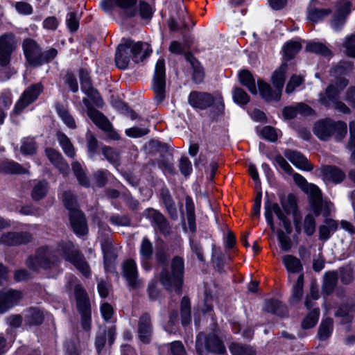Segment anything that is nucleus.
<instances>
[{"label": "nucleus", "mask_w": 355, "mask_h": 355, "mask_svg": "<svg viewBox=\"0 0 355 355\" xmlns=\"http://www.w3.org/2000/svg\"><path fill=\"white\" fill-rule=\"evenodd\" d=\"M233 99L237 104L243 105L249 102L250 97L243 89L236 87L233 92Z\"/></svg>", "instance_id": "nucleus-53"}, {"label": "nucleus", "mask_w": 355, "mask_h": 355, "mask_svg": "<svg viewBox=\"0 0 355 355\" xmlns=\"http://www.w3.org/2000/svg\"><path fill=\"white\" fill-rule=\"evenodd\" d=\"M162 200L171 218L176 219L178 218V211L173 198L168 191L162 193Z\"/></svg>", "instance_id": "nucleus-43"}, {"label": "nucleus", "mask_w": 355, "mask_h": 355, "mask_svg": "<svg viewBox=\"0 0 355 355\" xmlns=\"http://www.w3.org/2000/svg\"><path fill=\"white\" fill-rule=\"evenodd\" d=\"M182 323L187 325L191 321L190 302L188 298L183 297L181 302Z\"/></svg>", "instance_id": "nucleus-50"}, {"label": "nucleus", "mask_w": 355, "mask_h": 355, "mask_svg": "<svg viewBox=\"0 0 355 355\" xmlns=\"http://www.w3.org/2000/svg\"><path fill=\"white\" fill-rule=\"evenodd\" d=\"M261 134L262 137L270 141H275L277 140L278 135L276 130L270 127V126H266L264 127L261 131Z\"/></svg>", "instance_id": "nucleus-61"}, {"label": "nucleus", "mask_w": 355, "mask_h": 355, "mask_svg": "<svg viewBox=\"0 0 355 355\" xmlns=\"http://www.w3.org/2000/svg\"><path fill=\"white\" fill-rule=\"evenodd\" d=\"M334 330V322L331 318L323 319L319 326L318 336L320 340L328 339Z\"/></svg>", "instance_id": "nucleus-31"}, {"label": "nucleus", "mask_w": 355, "mask_h": 355, "mask_svg": "<svg viewBox=\"0 0 355 355\" xmlns=\"http://www.w3.org/2000/svg\"><path fill=\"white\" fill-rule=\"evenodd\" d=\"M302 49V44L298 41H288L283 46L284 56L289 60L293 58Z\"/></svg>", "instance_id": "nucleus-37"}, {"label": "nucleus", "mask_w": 355, "mask_h": 355, "mask_svg": "<svg viewBox=\"0 0 355 355\" xmlns=\"http://www.w3.org/2000/svg\"><path fill=\"white\" fill-rule=\"evenodd\" d=\"M275 214L277 218L282 221V225L287 234H291L292 227L289 219L286 216V214L283 211L279 205L276 202H266L265 205V217L272 231L275 232V227L272 217Z\"/></svg>", "instance_id": "nucleus-11"}, {"label": "nucleus", "mask_w": 355, "mask_h": 355, "mask_svg": "<svg viewBox=\"0 0 355 355\" xmlns=\"http://www.w3.org/2000/svg\"><path fill=\"white\" fill-rule=\"evenodd\" d=\"M347 84L348 81L345 78H340L336 83V86L333 85H329L326 89L327 98H321V102L326 105H329L330 103L332 102L333 106L336 110L343 113H348L349 111V108L343 103L336 101L339 92L343 89Z\"/></svg>", "instance_id": "nucleus-10"}, {"label": "nucleus", "mask_w": 355, "mask_h": 355, "mask_svg": "<svg viewBox=\"0 0 355 355\" xmlns=\"http://www.w3.org/2000/svg\"><path fill=\"white\" fill-rule=\"evenodd\" d=\"M22 298L19 291L8 289L0 291V313L17 305Z\"/></svg>", "instance_id": "nucleus-14"}, {"label": "nucleus", "mask_w": 355, "mask_h": 355, "mask_svg": "<svg viewBox=\"0 0 355 355\" xmlns=\"http://www.w3.org/2000/svg\"><path fill=\"white\" fill-rule=\"evenodd\" d=\"M152 53V49L148 43L134 42L130 40H125L117 48L115 62L116 66L121 69L128 67L130 62V53L135 62L143 60Z\"/></svg>", "instance_id": "nucleus-3"}, {"label": "nucleus", "mask_w": 355, "mask_h": 355, "mask_svg": "<svg viewBox=\"0 0 355 355\" xmlns=\"http://www.w3.org/2000/svg\"><path fill=\"white\" fill-rule=\"evenodd\" d=\"M60 257L71 262L85 276L89 275L87 263L70 241L60 243L56 249L49 247L38 248L35 256L28 259L27 265L35 271L49 269L57 265Z\"/></svg>", "instance_id": "nucleus-1"}, {"label": "nucleus", "mask_w": 355, "mask_h": 355, "mask_svg": "<svg viewBox=\"0 0 355 355\" xmlns=\"http://www.w3.org/2000/svg\"><path fill=\"white\" fill-rule=\"evenodd\" d=\"M322 174L325 180L336 184L342 182L345 177L344 172L332 166H324L322 168Z\"/></svg>", "instance_id": "nucleus-28"}, {"label": "nucleus", "mask_w": 355, "mask_h": 355, "mask_svg": "<svg viewBox=\"0 0 355 355\" xmlns=\"http://www.w3.org/2000/svg\"><path fill=\"white\" fill-rule=\"evenodd\" d=\"M344 46L346 49L347 54L355 58V34L349 35L345 38Z\"/></svg>", "instance_id": "nucleus-59"}, {"label": "nucleus", "mask_w": 355, "mask_h": 355, "mask_svg": "<svg viewBox=\"0 0 355 355\" xmlns=\"http://www.w3.org/2000/svg\"><path fill=\"white\" fill-rule=\"evenodd\" d=\"M287 71V64H283L281 67L277 69L272 75V82L274 87L277 89L282 90L285 78L286 73Z\"/></svg>", "instance_id": "nucleus-34"}, {"label": "nucleus", "mask_w": 355, "mask_h": 355, "mask_svg": "<svg viewBox=\"0 0 355 355\" xmlns=\"http://www.w3.org/2000/svg\"><path fill=\"white\" fill-rule=\"evenodd\" d=\"M187 218L191 230H195V209L192 199L187 196L186 198Z\"/></svg>", "instance_id": "nucleus-46"}, {"label": "nucleus", "mask_w": 355, "mask_h": 355, "mask_svg": "<svg viewBox=\"0 0 355 355\" xmlns=\"http://www.w3.org/2000/svg\"><path fill=\"white\" fill-rule=\"evenodd\" d=\"M313 132L321 140H327L331 137L336 140H341L347 133V125L342 121L322 120L315 123Z\"/></svg>", "instance_id": "nucleus-5"}, {"label": "nucleus", "mask_w": 355, "mask_h": 355, "mask_svg": "<svg viewBox=\"0 0 355 355\" xmlns=\"http://www.w3.org/2000/svg\"><path fill=\"white\" fill-rule=\"evenodd\" d=\"M280 202L284 212L287 215H289L291 213L295 211L297 207V200L293 195L289 194L286 197L282 198Z\"/></svg>", "instance_id": "nucleus-44"}, {"label": "nucleus", "mask_w": 355, "mask_h": 355, "mask_svg": "<svg viewBox=\"0 0 355 355\" xmlns=\"http://www.w3.org/2000/svg\"><path fill=\"white\" fill-rule=\"evenodd\" d=\"M302 82L303 78L302 76H293L287 84L286 92L287 94L292 93L295 90V87L300 86Z\"/></svg>", "instance_id": "nucleus-60"}, {"label": "nucleus", "mask_w": 355, "mask_h": 355, "mask_svg": "<svg viewBox=\"0 0 355 355\" xmlns=\"http://www.w3.org/2000/svg\"><path fill=\"white\" fill-rule=\"evenodd\" d=\"M123 274L129 286L133 288L141 285V281L138 279L137 264L132 259H128L123 264Z\"/></svg>", "instance_id": "nucleus-17"}, {"label": "nucleus", "mask_w": 355, "mask_h": 355, "mask_svg": "<svg viewBox=\"0 0 355 355\" xmlns=\"http://www.w3.org/2000/svg\"><path fill=\"white\" fill-rule=\"evenodd\" d=\"M81 85L82 91L88 96V98H83L84 105L87 109V114L93 122L100 128L107 132L109 137L112 139L119 138L118 134L113 130L110 121L98 110L92 107V105L97 107L103 106V100L96 89L91 85L89 79H83Z\"/></svg>", "instance_id": "nucleus-2"}, {"label": "nucleus", "mask_w": 355, "mask_h": 355, "mask_svg": "<svg viewBox=\"0 0 355 355\" xmlns=\"http://www.w3.org/2000/svg\"><path fill=\"white\" fill-rule=\"evenodd\" d=\"M153 247L152 243L146 237L143 238L140 245L139 253L143 266L147 269L146 262H147L153 254Z\"/></svg>", "instance_id": "nucleus-32"}, {"label": "nucleus", "mask_w": 355, "mask_h": 355, "mask_svg": "<svg viewBox=\"0 0 355 355\" xmlns=\"http://www.w3.org/2000/svg\"><path fill=\"white\" fill-rule=\"evenodd\" d=\"M284 156L297 168L304 171H311L313 166L308 159L300 153L287 149L284 153Z\"/></svg>", "instance_id": "nucleus-20"}, {"label": "nucleus", "mask_w": 355, "mask_h": 355, "mask_svg": "<svg viewBox=\"0 0 355 355\" xmlns=\"http://www.w3.org/2000/svg\"><path fill=\"white\" fill-rule=\"evenodd\" d=\"M337 282V275L334 272H330L325 275L323 289L327 293L332 291Z\"/></svg>", "instance_id": "nucleus-52"}, {"label": "nucleus", "mask_w": 355, "mask_h": 355, "mask_svg": "<svg viewBox=\"0 0 355 355\" xmlns=\"http://www.w3.org/2000/svg\"><path fill=\"white\" fill-rule=\"evenodd\" d=\"M63 202L69 209V220L74 232L78 235H84L87 232L85 219L80 211L77 209L75 198L71 192H65L62 196Z\"/></svg>", "instance_id": "nucleus-6"}, {"label": "nucleus", "mask_w": 355, "mask_h": 355, "mask_svg": "<svg viewBox=\"0 0 355 355\" xmlns=\"http://www.w3.org/2000/svg\"><path fill=\"white\" fill-rule=\"evenodd\" d=\"M351 3L347 1L340 2L331 21V26L336 31L340 30L345 23L346 17L350 12Z\"/></svg>", "instance_id": "nucleus-19"}, {"label": "nucleus", "mask_w": 355, "mask_h": 355, "mask_svg": "<svg viewBox=\"0 0 355 355\" xmlns=\"http://www.w3.org/2000/svg\"><path fill=\"white\" fill-rule=\"evenodd\" d=\"M1 171L14 174L26 173L27 170L13 161H6L0 164Z\"/></svg>", "instance_id": "nucleus-38"}, {"label": "nucleus", "mask_w": 355, "mask_h": 355, "mask_svg": "<svg viewBox=\"0 0 355 355\" xmlns=\"http://www.w3.org/2000/svg\"><path fill=\"white\" fill-rule=\"evenodd\" d=\"M170 345V349L173 355H187L184 347L180 341H174Z\"/></svg>", "instance_id": "nucleus-64"}, {"label": "nucleus", "mask_w": 355, "mask_h": 355, "mask_svg": "<svg viewBox=\"0 0 355 355\" xmlns=\"http://www.w3.org/2000/svg\"><path fill=\"white\" fill-rule=\"evenodd\" d=\"M229 348L232 355H255V350L248 345L232 343Z\"/></svg>", "instance_id": "nucleus-41"}, {"label": "nucleus", "mask_w": 355, "mask_h": 355, "mask_svg": "<svg viewBox=\"0 0 355 355\" xmlns=\"http://www.w3.org/2000/svg\"><path fill=\"white\" fill-rule=\"evenodd\" d=\"M17 12L23 15H30L33 12V6L27 2L18 1L15 4Z\"/></svg>", "instance_id": "nucleus-57"}, {"label": "nucleus", "mask_w": 355, "mask_h": 355, "mask_svg": "<svg viewBox=\"0 0 355 355\" xmlns=\"http://www.w3.org/2000/svg\"><path fill=\"white\" fill-rule=\"evenodd\" d=\"M33 239L32 235L26 232H6L0 237V243L4 245L12 246L26 244Z\"/></svg>", "instance_id": "nucleus-15"}, {"label": "nucleus", "mask_w": 355, "mask_h": 355, "mask_svg": "<svg viewBox=\"0 0 355 355\" xmlns=\"http://www.w3.org/2000/svg\"><path fill=\"white\" fill-rule=\"evenodd\" d=\"M293 179L295 183L309 195L312 209L318 215L320 212L323 205L322 194L319 188L315 184H309L306 179L300 174L295 173Z\"/></svg>", "instance_id": "nucleus-9"}, {"label": "nucleus", "mask_w": 355, "mask_h": 355, "mask_svg": "<svg viewBox=\"0 0 355 355\" xmlns=\"http://www.w3.org/2000/svg\"><path fill=\"white\" fill-rule=\"evenodd\" d=\"M17 47V40L14 34L8 33L0 36V48L10 55Z\"/></svg>", "instance_id": "nucleus-27"}, {"label": "nucleus", "mask_w": 355, "mask_h": 355, "mask_svg": "<svg viewBox=\"0 0 355 355\" xmlns=\"http://www.w3.org/2000/svg\"><path fill=\"white\" fill-rule=\"evenodd\" d=\"M277 237L282 250L284 252L289 251L293 245L290 237L281 230L277 232Z\"/></svg>", "instance_id": "nucleus-54"}, {"label": "nucleus", "mask_w": 355, "mask_h": 355, "mask_svg": "<svg viewBox=\"0 0 355 355\" xmlns=\"http://www.w3.org/2000/svg\"><path fill=\"white\" fill-rule=\"evenodd\" d=\"M306 50L309 52L315 53L323 56H328L331 54V50L322 43L310 42L307 44Z\"/></svg>", "instance_id": "nucleus-42"}, {"label": "nucleus", "mask_w": 355, "mask_h": 355, "mask_svg": "<svg viewBox=\"0 0 355 355\" xmlns=\"http://www.w3.org/2000/svg\"><path fill=\"white\" fill-rule=\"evenodd\" d=\"M180 170L184 175H189L192 171L190 160L187 157H182L180 160Z\"/></svg>", "instance_id": "nucleus-63"}, {"label": "nucleus", "mask_w": 355, "mask_h": 355, "mask_svg": "<svg viewBox=\"0 0 355 355\" xmlns=\"http://www.w3.org/2000/svg\"><path fill=\"white\" fill-rule=\"evenodd\" d=\"M48 187L46 182L36 183L32 190L31 196L34 200H40L47 193Z\"/></svg>", "instance_id": "nucleus-47"}, {"label": "nucleus", "mask_w": 355, "mask_h": 355, "mask_svg": "<svg viewBox=\"0 0 355 355\" xmlns=\"http://www.w3.org/2000/svg\"><path fill=\"white\" fill-rule=\"evenodd\" d=\"M303 283L304 276L300 275L293 288L291 303L296 304L301 300L303 293Z\"/></svg>", "instance_id": "nucleus-45"}, {"label": "nucleus", "mask_w": 355, "mask_h": 355, "mask_svg": "<svg viewBox=\"0 0 355 355\" xmlns=\"http://www.w3.org/2000/svg\"><path fill=\"white\" fill-rule=\"evenodd\" d=\"M258 87L261 97L267 101H277L282 96L281 89H272L270 86L263 80H258Z\"/></svg>", "instance_id": "nucleus-23"}, {"label": "nucleus", "mask_w": 355, "mask_h": 355, "mask_svg": "<svg viewBox=\"0 0 355 355\" xmlns=\"http://www.w3.org/2000/svg\"><path fill=\"white\" fill-rule=\"evenodd\" d=\"M145 216L147 218L153 222L156 227L163 234L169 232L170 226L168 223L160 212L154 209H147L145 211Z\"/></svg>", "instance_id": "nucleus-21"}, {"label": "nucleus", "mask_w": 355, "mask_h": 355, "mask_svg": "<svg viewBox=\"0 0 355 355\" xmlns=\"http://www.w3.org/2000/svg\"><path fill=\"white\" fill-rule=\"evenodd\" d=\"M198 355H208L209 352L222 354L226 352L225 347L216 334L206 335L200 333L196 342Z\"/></svg>", "instance_id": "nucleus-8"}, {"label": "nucleus", "mask_w": 355, "mask_h": 355, "mask_svg": "<svg viewBox=\"0 0 355 355\" xmlns=\"http://www.w3.org/2000/svg\"><path fill=\"white\" fill-rule=\"evenodd\" d=\"M12 103V96L10 92L0 93V125L3 123L6 110Z\"/></svg>", "instance_id": "nucleus-36"}, {"label": "nucleus", "mask_w": 355, "mask_h": 355, "mask_svg": "<svg viewBox=\"0 0 355 355\" xmlns=\"http://www.w3.org/2000/svg\"><path fill=\"white\" fill-rule=\"evenodd\" d=\"M72 169L74 175L77 178L79 183L83 186L89 185V180L85 176L84 171L82 169L81 165L78 162L72 163Z\"/></svg>", "instance_id": "nucleus-51"}, {"label": "nucleus", "mask_w": 355, "mask_h": 355, "mask_svg": "<svg viewBox=\"0 0 355 355\" xmlns=\"http://www.w3.org/2000/svg\"><path fill=\"white\" fill-rule=\"evenodd\" d=\"M320 315L319 309H314L306 316L302 322L303 329H309L313 327L318 322Z\"/></svg>", "instance_id": "nucleus-49"}, {"label": "nucleus", "mask_w": 355, "mask_h": 355, "mask_svg": "<svg viewBox=\"0 0 355 355\" xmlns=\"http://www.w3.org/2000/svg\"><path fill=\"white\" fill-rule=\"evenodd\" d=\"M101 313L103 318L107 322H114V310L110 304L105 302L101 305Z\"/></svg>", "instance_id": "nucleus-55"}, {"label": "nucleus", "mask_w": 355, "mask_h": 355, "mask_svg": "<svg viewBox=\"0 0 355 355\" xmlns=\"http://www.w3.org/2000/svg\"><path fill=\"white\" fill-rule=\"evenodd\" d=\"M333 207V205L331 202H324L321 209L320 212L316 215L315 211L313 210L315 216L312 214H307L304 220V231L307 236H311L314 234L315 231V217L319 216L320 213H322L324 216H327L329 214L331 209Z\"/></svg>", "instance_id": "nucleus-18"}, {"label": "nucleus", "mask_w": 355, "mask_h": 355, "mask_svg": "<svg viewBox=\"0 0 355 355\" xmlns=\"http://www.w3.org/2000/svg\"><path fill=\"white\" fill-rule=\"evenodd\" d=\"M114 5L125 11H129L130 16H135L137 10L134 8L137 0H114Z\"/></svg>", "instance_id": "nucleus-48"}, {"label": "nucleus", "mask_w": 355, "mask_h": 355, "mask_svg": "<svg viewBox=\"0 0 355 355\" xmlns=\"http://www.w3.org/2000/svg\"><path fill=\"white\" fill-rule=\"evenodd\" d=\"M23 50L27 61L32 65L42 64V53L36 42L31 39H26L23 43Z\"/></svg>", "instance_id": "nucleus-16"}, {"label": "nucleus", "mask_w": 355, "mask_h": 355, "mask_svg": "<svg viewBox=\"0 0 355 355\" xmlns=\"http://www.w3.org/2000/svg\"><path fill=\"white\" fill-rule=\"evenodd\" d=\"M44 315L42 312L36 308H30L25 315V320L29 324H40L43 321Z\"/></svg>", "instance_id": "nucleus-35"}, {"label": "nucleus", "mask_w": 355, "mask_h": 355, "mask_svg": "<svg viewBox=\"0 0 355 355\" xmlns=\"http://www.w3.org/2000/svg\"><path fill=\"white\" fill-rule=\"evenodd\" d=\"M188 101L196 109L205 110L213 106L217 114L223 113L225 110L223 98L219 93L192 92L189 96Z\"/></svg>", "instance_id": "nucleus-4"}, {"label": "nucleus", "mask_w": 355, "mask_h": 355, "mask_svg": "<svg viewBox=\"0 0 355 355\" xmlns=\"http://www.w3.org/2000/svg\"><path fill=\"white\" fill-rule=\"evenodd\" d=\"M36 147L33 138H26L23 140L21 146V151L24 154L32 155L35 153Z\"/></svg>", "instance_id": "nucleus-56"}, {"label": "nucleus", "mask_w": 355, "mask_h": 355, "mask_svg": "<svg viewBox=\"0 0 355 355\" xmlns=\"http://www.w3.org/2000/svg\"><path fill=\"white\" fill-rule=\"evenodd\" d=\"M239 78L240 83L243 86L246 87L252 94H256L257 93L255 80L249 71L243 70L240 71L239 73Z\"/></svg>", "instance_id": "nucleus-30"}, {"label": "nucleus", "mask_w": 355, "mask_h": 355, "mask_svg": "<svg viewBox=\"0 0 355 355\" xmlns=\"http://www.w3.org/2000/svg\"><path fill=\"white\" fill-rule=\"evenodd\" d=\"M184 261L180 257H175L171 263V273L164 271L160 277L163 286L168 290L180 293L182 284Z\"/></svg>", "instance_id": "nucleus-7"}, {"label": "nucleus", "mask_w": 355, "mask_h": 355, "mask_svg": "<svg viewBox=\"0 0 355 355\" xmlns=\"http://www.w3.org/2000/svg\"><path fill=\"white\" fill-rule=\"evenodd\" d=\"M139 13L143 19H149L152 17L153 10L148 3L145 1L139 3Z\"/></svg>", "instance_id": "nucleus-62"}, {"label": "nucleus", "mask_w": 355, "mask_h": 355, "mask_svg": "<svg viewBox=\"0 0 355 355\" xmlns=\"http://www.w3.org/2000/svg\"><path fill=\"white\" fill-rule=\"evenodd\" d=\"M57 138L64 153L69 157L75 156V150L69 138L63 133L58 132Z\"/></svg>", "instance_id": "nucleus-39"}, {"label": "nucleus", "mask_w": 355, "mask_h": 355, "mask_svg": "<svg viewBox=\"0 0 355 355\" xmlns=\"http://www.w3.org/2000/svg\"><path fill=\"white\" fill-rule=\"evenodd\" d=\"M282 260L288 272L297 273L302 270L301 261L292 254L284 255Z\"/></svg>", "instance_id": "nucleus-29"}, {"label": "nucleus", "mask_w": 355, "mask_h": 355, "mask_svg": "<svg viewBox=\"0 0 355 355\" xmlns=\"http://www.w3.org/2000/svg\"><path fill=\"white\" fill-rule=\"evenodd\" d=\"M74 290L77 307L80 313L91 312L90 304L85 291L80 285H76Z\"/></svg>", "instance_id": "nucleus-26"}, {"label": "nucleus", "mask_w": 355, "mask_h": 355, "mask_svg": "<svg viewBox=\"0 0 355 355\" xmlns=\"http://www.w3.org/2000/svg\"><path fill=\"white\" fill-rule=\"evenodd\" d=\"M320 3L318 0H311L308 8L307 18L313 21L318 22L328 16L331 11L329 9H322L318 7Z\"/></svg>", "instance_id": "nucleus-22"}, {"label": "nucleus", "mask_w": 355, "mask_h": 355, "mask_svg": "<svg viewBox=\"0 0 355 355\" xmlns=\"http://www.w3.org/2000/svg\"><path fill=\"white\" fill-rule=\"evenodd\" d=\"M57 112L62 121L70 128H76V123L73 116L69 114L67 108L62 105H56Z\"/></svg>", "instance_id": "nucleus-40"}, {"label": "nucleus", "mask_w": 355, "mask_h": 355, "mask_svg": "<svg viewBox=\"0 0 355 355\" xmlns=\"http://www.w3.org/2000/svg\"><path fill=\"white\" fill-rule=\"evenodd\" d=\"M67 24L71 32L77 31L79 26V17L77 13L70 12L67 16Z\"/></svg>", "instance_id": "nucleus-58"}, {"label": "nucleus", "mask_w": 355, "mask_h": 355, "mask_svg": "<svg viewBox=\"0 0 355 355\" xmlns=\"http://www.w3.org/2000/svg\"><path fill=\"white\" fill-rule=\"evenodd\" d=\"M165 63L163 59H159L156 63L155 75L153 81V89L155 92V99L161 103L165 98Z\"/></svg>", "instance_id": "nucleus-12"}, {"label": "nucleus", "mask_w": 355, "mask_h": 355, "mask_svg": "<svg viewBox=\"0 0 355 355\" xmlns=\"http://www.w3.org/2000/svg\"><path fill=\"white\" fill-rule=\"evenodd\" d=\"M46 155L51 162L59 169L60 173L67 174L69 172V166L64 161L63 157L58 151L53 148H47L46 150Z\"/></svg>", "instance_id": "nucleus-24"}, {"label": "nucleus", "mask_w": 355, "mask_h": 355, "mask_svg": "<svg viewBox=\"0 0 355 355\" xmlns=\"http://www.w3.org/2000/svg\"><path fill=\"white\" fill-rule=\"evenodd\" d=\"M338 228V224L336 220L327 218L324 224L319 227L320 239L327 240L331 234L336 232Z\"/></svg>", "instance_id": "nucleus-33"}, {"label": "nucleus", "mask_w": 355, "mask_h": 355, "mask_svg": "<svg viewBox=\"0 0 355 355\" xmlns=\"http://www.w3.org/2000/svg\"><path fill=\"white\" fill-rule=\"evenodd\" d=\"M42 90L43 86L41 84L33 85L27 88L16 103L15 112L19 113L26 106L35 101Z\"/></svg>", "instance_id": "nucleus-13"}, {"label": "nucleus", "mask_w": 355, "mask_h": 355, "mask_svg": "<svg viewBox=\"0 0 355 355\" xmlns=\"http://www.w3.org/2000/svg\"><path fill=\"white\" fill-rule=\"evenodd\" d=\"M150 320L148 315H142L139 321L138 334L139 339L144 343H148L151 337Z\"/></svg>", "instance_id": "nucleus-25"}]
</instances>
